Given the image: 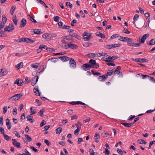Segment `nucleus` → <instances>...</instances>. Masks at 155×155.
Here are the masks:
<instances>
[{"instance_id":"obj_16","label":"nucleus","mask_w":155,"mask_h":155,"mask_svg":"<svg viewBox=\"0 0 155 155\" xmlns=\"http://www.w3.org/2000/svg\"><path fill=\"white\" fill-rule=\"evenodd\" d=\"M26 24V20L25 18H23L21 20L20 25V27L22 28L24 27Z\"/></svg>"},{"instance_id":"obj_32","label":"nucleus","mask_w":155,"mask_h":155,"mask_svg":"<svg viewBox=\"0 0 155 155\" xmlns=\"http://www.w3.org/2000/svg\"><path fill=\"white\" fill-rule=\"evenodd\" d=\"M127 37H125L122 36H120L119 38V40L123 41H127Z\"/></svg>"},{"instance_id":"obj_35","label":"nucleus","mask_w":155,"mask_h":155,"mask_svg":"<svg viewBox=\"0 0 155 155\" xmlns=\"http://www.w3.org/2000/svg\"><path fill=\"white\" fill-rule=\"evenodd\" d=\"M121 124L125 126L126 127H130L132 125L131 123H121Z\"/></svg>"},{"instance_id":"obj_54","label":"nucleus","mask_w":155,"mask_h":155,"mask_svg":"<svg viewBox=\"0 0 155 155\" xmlns=\"http://www.w3.org/2000/svg\"><path fill=\"white\" fill-rule=\"evenodd\" d=\"M13 133L15 134V135L18 137H21L20 135L17 131H15L13 132Z\"/></svg>"},{"instance_id":"obj_24","label":"nucleus","mask_w":155,"mask_h":155,"mask_svg":"<svg viewBox=\"0 0 155 155\" xmlns=\"http://www.w3.org/2000/svg\"><path fill=\"white\" fill-rule=\"evenodd\" d=\"M89 151L91 155H97V153L94 152L92 148L90 149Z\"/></svg>"},{"instance_id":"obj_30","label":"nucleus","mask_w":155,"mask_h":155,"mask_svg":"<svg viewBox=\"0 0 155 155\" xmlns=\"http://www.w3.org/2000/svg\"><path fill=\"white\" fill-rule=\"evenodd\" d=\"M119 57L117 56H112L111 57L110 56V61L113 62V60L117 59Z\"/></svg>"},{"instance_id":"obj_55","label":"nucleus","mask_w":155,"mask_h":155,"mask_svg":"<svg viewBox=\"0 0 155 155\" xmlns=\"http://www.w3.org/2000/svg\"><path fill=\"white\" fill-rule=\"evenodd\" d=\"M100 136L99 134L96 133L94 136L95 139H99L100 138Z\"/></svg>"},{"instance_id":"obj_1","label":"nucleus","mask_w":155,"mask_h":155,"mask_svg":"<svg viewBox=\"0 0 155 155\" xmlns=\"http://www.w3.org/2000/svg\"><path fill=\"white\" fill-rule=\"evenodd\" d=\"M23 93L17 94L9 98L8 100H9L11 101H17L21 97L23 96Z\"/></svg>"},{"instance_id":"obj_10","label":"nucleus","mask_w":155,"mask_h":155,"mask_svg":"<svg viewBox=\"0 0 155 155\" xmlns=\"http://www.w3.org/2000/svg\"><path fill=\"white\" fill-rule=\"evenodd\" d=\"M150 35L148 34L144 35L142 37L141 39H140V43H143L144 42L146 39L149 37Z\"/></svg>"},{"instance_id":"obj_49","label":"nucleus","mask_w":155,"mask_h":155,"mask_svg":"<svg viewBox=\"0 0 155 155\" xmlns=\"http://www.w3.org/2000/svg\"><path fill=\"white\" fill-rule=\"evenodd\" d=\"M119 36V35L118 34H115L113 35L110 37V38L111 39H113L114 38H116L118 37Z\"/></svg>"},{"instance_id":"obj_33","label":"nucleus","mask_w":155,"mask_h":155,"mask_svg":"<svg viewBox=\"0 0 155 155\" xmlns=\"http://www.w3.org/2000/svg\"><path fill=\"white\" fill-rule=\"evenodd\" d=\"M68 43L66 42L62 44H61L62 47L65 49H68Z\"/></svg>"},{"instance_id":"obj_43","label":"nucleus","mask_w":155,"mask_h":155,"mask_svg":"<svg viewBox=\"0 0 155 155\" xmlns=\"http://www.w3.org/2000/svg\"><path fill=\"white\" fill-rule=\"evenodd\" d=\"M105 151L104 153L106 155H110V151L107 148L105 149Z\"/></svg>"},{"instance_id":"obj_19","label":"nucleus","mask_w":155,"mask_h":155,"mask_svg":"<svg viewBox=\"0 0 155 155\" xmlns=\"http://www.w3.org/2000/svg\"><path fill=\"white\" fill-rule=\"evenodd\" d=\"M9 121L10 120L8 118H7L6 119V125L7 126L9 130L11 129L12 127V125L10 124Z\"/></svg>"},{"instance_id":"obj_61","label":"nucleus","mask_w":155,"mask_h":155,"mask_svg":"<svg viewBox=\"0 0 155 155\" xmlns=\"http://www.w3.org/2000/svg\"><path fill=\"white\" fill-rule=\"evenodd\" d=\"M49 35L48 33H45L42 35V37L44 38H48Z\"/></svg>"},{"instance_id":"obj_8","label":"nucleus","mask_w":155,"mask_h":155,"mask_svg":"<svg viewBox=\"0 0 155 155\" xmlns=\"http://www.w3.org/2000/svg\"><path fill=\"white\" fill-rule=\"evenodd\" d=\"M8 73V71L5 68L0 69V77L6 75Z\"/></svg>"},{"instance_id":"obj_64","label":"nucleus","mask_w":155,"mask_h":155,"mask_svg":"<svg viewBox=\"0 0 155 155\" xmlns=\"http://www.w3.org/2000/svg\"><path fill=\"white\" fill-rule=\"evenodd\" d=\"M123 32L124 33L127 34H129L130 33V32L128 31V30L127 29H124V30L123 31Z\"/></svg>"},{"instance_id":"obj_42","label":"nucleus","mask_w":155,"mask_h":155,"mask_svg":"<svg viewBox=\"0 0 155 155\" xmlns=\"http://www.w3.org/2000/svg\"><path fill=\"white\" fill-rule=\"evenodd\" d=\"M31 81L30 79L28 77H26L25 78V83L26 84H28Z\"/></svg>"},{"instance_id":"obj_44","label":"nucleus","mask_w":155,"mask_h":155,"mask_svg":"<svg viewBox=\"0 0 155 155\" xmlns=\"http://www.w3.org/2000/svg\"><path fill=\"white\" fill-rule=\"evenodd\" d=\"M34 32L35 34H38L41 32L39 30V29H35L34 30Z\"/></svg>"},{"instance_id":"obj_5","label":"nucleus","mask_w":155,"mask_h":155,"mask_svg":"<svg viewBox=\"0 0 155 155\" xmlns=\"http://www.w3.org/2000/svg\"><path fill=\"white\" fill-rule=\"evenodd\" d=\"M120 44H112L111 45H107L105 46L106 48L110 49L112 48H114L116 47H120Z\"/></svg>"},{"instance_id":"obj_48","label":"nucleus","mask_w":155,"mask_h":155,"mask_svg":"<svg viewBox=\"0 0 155 155\" xmlns=\"http://www.w3.org/2000/svg\"><path fill=\"white\" fill-rule=\"evenodd\" d=\"M91 43L87 42L83 45V46L85 47H87L91 46Z\"/></svg>"},{"instance_id":"obj_27","label":"nucleus","mask_w":155,"mask_h":155,"mask_svg":"<svg viewBox=\"0 0 155 155\" xmlns=\"http://www.w3.org/2000/svg\"><path fill=\"white\" fill-rule=\"evenodd\" d=\"M23 63L22 62H21L20 63H19L18 64L16 65V68H18V69L21 68H22L23 67Z\"/></svg>"},{"instance_id":"obj_59","label":"nucleus","mask_w":155,"mask_h":155,"mask_svg":"<svg viewBox=\"0 0 155 155\" xmlns=\"http://www.w3.org/2000/svg\"><path fill=\"white\" fill-rule=\"evenodd\" d=\"M7 106H5L3 109V113L4 114H5L7 111Z\"/></svg>"},{"instance_id":"obj_22","label":"nucleus","mask_w":155,"mask_h":155,"mask_svg":"<svg viewBox=\"0 0 155 155\" xmlns=\"http://www.w3.org/2000/svg\"><path fill=\"white\" fill-rule=\"evenodd\" d=\"M114 73L113 69H112L110 70H108L106 74H105L106 76L108 77V76H111Z\"/></svg>"},{"instance_id":"obj_51","label":"nucleus","mask_w":155,"mask_h":155,"mask_svg":"<svg viewBox=\"0 0 155 155\" xmlns=\"http://www.w3.org/2000/svg\"><path fill=\"white\" fill-rule=\"evenodd\" d=\"M108 135H109V134H107V132L105 131H104L101 134V136L103 137H107Z\"/></svg>"},{"instance_id":"obj_58","label":"nucleus","mask_w":155,"mask_h":155,"mask_svg":"<svg viewBox=\"0 0 155 155\" xmlns=\"http://www.w3.org/2000/svg\"><path fill=\"white\" fill-rule=\"evenodd\" d=\"M80 129L78 128H77L76 130L74 131V134L75 135H78L79 132L80 131Z\"/></svg>"},{"instance_id":"obj_47","label":"nucleus","mask_w":155,"mask_h":155,"mask_svg":"<svg viewBox=\"0 0 155 155\" xmlns=\"http://www.w3.org/2000/svg\"><path fill=\"white\" fill-rule=\"evenodd\" d=\"M72 35V37H74L75 38H78V39H79L80 38V37L79 36H78L76 33H74L73 35Z\"/></svg>"},{"instance_id":"obj_21","label":"nucleus","mask_w":155,"mask_h":155,"mask_svg":"<svg viewBox=\"0 0 155 155\" xmlns=\"http://www.w3.org/2000/svg\"><path fill=\"white\" fill-rule=\"evenodd\" d=\"M121 69V67L120 66H118L117 67L115 70L114 71V74H116L117 73H120V71Z\"/></svg>"},{"instance_id":"obj_52","label":"nucleus","mask_w":155,"mask_h":155,"mask_svg":"<svg viewBox=\"0 0 155 155\" xmlns=\"http://www.w3.org/2000/svg\"><path fill=\"white\" fill-rule=\"evenodd\" d=\"M139 18V15L138 14H135L134 18V21H136Z\"/></svg>"},{"instance_id":"obj_37","label":"nucleus","mask_w":155,"mask_h":155,"mask_svg":"<svg viewBox=\"0 0 155 155\" xmlns=\"http://www.w3.org/2000/svg\"><path fill=\"white\" fill-rule=\"evenodd\" d=\"M90 65H94L96 63V61L95 60H94L93 59H91L89 62Z\"/></svg>"},{"instance_id":"obj_46","label":"nucleus","mask_w":155,"mask_h":155,"mask_svg":"<svg viewBox=\"0 0 155 155\" xmlns=\"http://www.w3.org/2000/svg\"><path fill=\"white\" fill-rule=\"evenodd\" d=\"M75 125L77 127V128H78L79 129H80L81 125V124L79 122H78L77 123L75 124Z\"/></svg>"},{"instance_id":"obj_15","label":"nucleus","mask_w":155,"mask_h":155,"mask_svg":"<svg viewBox=\"0 0 155 155\" xmlns=\"http://www.w3.org/2000/svg\"><path fill=\"white\" fill-rule=\"evenodd\" d=\"M59 59H60L63 62H64L68 61L69 60V57L66 56H62L59 57Z\"/></svg>"},{"instance_id":"obj_53","label":"nucleus","mask_w":155,"mask_h":155,"mask_svg":"<svg viewBox=\"0 0 155 155\" xmlns=\"http://www.w3.org/2000/svg\"><path fill=\"white\" fill-rule=\"evenodd\" d=\"M141 58H132V60L134 61L135 62H141Z\"/></svg>"},{"instance_id":"obj_56","label":"nucleus","mask_w":155,"mask_h":155,"mask_svg":"<svg viewBox=\"0 0 155 155\" xmlns=\"http://www.w3.org/2000/svg\"><path fill=\"white\" fill-rule=\"evenodd\" d=\"M133 45H132V46L134 47H139L140 45V43H133Z\"/></svg>"},{"instance_id":"obj_6","label":"nucleus","mask_w":155,"mask_h":155,"mask_svg":"<svg viewBox=\"0 0 155 155\" xmlns=\"http://www.w3.org/2000/svg\"><path fill=\"white\" fill-rule=\"evenodd\" d=\"M69 64L70 65V67L71 68H75L76 67V62L72 58L70 59Z\"/></svg>"},{"instance_id":"obj_20","label":"nucleus","mask_w":155,"mask_h":155,"mask_svg":"<svg viewBox=\"0 0 155 155\" xmlns=\"http://www.w3.org/2000/svg\"><path fill=\"white\" fill-rule=\"evenodd\" d=\"M110 56L107 55L106 57H103L102 58L101 60L106 62H110Z\"/></svg>"},{"instance_id":"obj_40","label":"nucleus","mask_w":155,"mask_h":155,"mask_svg":"<svg viewBox=\"0 0 155 155\" xmlns=\"http://www.w3.org/2000/svg\"><path fill=\"white\" fill-rule=\"evenodd\" d=\"M25 136L29 142H31L32 141V138L29 135L27 134H25Z\"/></svg>"},{"instance_id":"obj_39","label":"nucleus","mask_w":155,"mask_h":155,"mask_svg":"<svg viewBox=\"0 0 155 155\" xmlns=\"http://www.w3.org/2000/svg\"><path fill=\"white\" fill-rule=\"evenodd\" d=\"M14 40L16 42L21 43L23 42V38H20L18 39H14Z\"/></svg>"},{"instance_id":"obj_60","label":"nucleus","mask_w":155,"mask_h":155,"mask_svg":"<svg viewBox=\"0 0 155 155\" xmlns=\"http://www.w3.org/2000/svg\"><path fill=\"white\" fill-rule=\"evenodd\" d=\"M17 109L16 107H15L13 109V113L14 115H16L17 114Z\"/></svg>"},{"instance_id":"obj_4","label":"nucleus","mask_w":155,"mask_h":155,"mask_svg":"<svg viewBox=\"0 0 155 155\" xmlns=\"http://www.w3.org/2000/svg\"><path fill=\"white\" fill-rule=\"evenodd\" d=\"M91 68V65L87 63L83 64L81 67V69L84 71H86L90 69Z\"/></svg>"},{"instance_id":"obj_3","label":"nucleus","mask_w":155,"mask_h":155,"mask_svg":"<svg viewBox=\"0 0 155 155\" xmlns=\"http://www.w3.org/2000/svg\"><path fill=\"white\" fill-rule=\"evenodd\" d=\"M15 27L12 24H10L8 26H6L4 28V31L11 32L14 30Z\"/></svg>"},{"instance_id":"obj_50","label":"nucleus","mask_w":155,"mask_h":155,"mask_svg":"<svg viewBox=\"0 0 155 155\" xmlns=\"http://www.w3.org/2000/svg\"><path fill=\"white\" fill-rule=\"evenodd\" d=\"M7 21V18L5 15L2 16V22L5 23Z\"/></svg>"},{"instance_id":"obj_36","label":"nucleus","mask_w":155,"mask_h":155,"mask_svg":"<svg viewBox=\"0 0 155 155\" xmlns=\"http://www.w3.org/2000/svg\"><path fill=\"white\" fill-rule=\"evenodd\" d=\"M16 6H12L11 7V11H10V13L12 15H13L14 13V11L16 9Z\"/></svg>"},{"instance_id":"obj_13","label":"nucleus","mask_w":155,"mask_h":155,"mask_svg":"<svg viewBox=\"0 0 155 155\" xmlns=\"http://www.w3.org/2000/svg\"><path fill=\"white\" fill-rule=\"evenodd\" d=\"M23 42H26L30 44L34 42L33 40L27 38H23Z\"/></svg>"},{"instance_id":"obj_7","label":"nucleus","mask_w":155,"mask_h":155,"mask_svg":"<svg viewBox=\"0 0 155 155\" xmlns=\"http://www.w3.org/2000/svg\"><path fill=\"white\" fill-rule=\"evenodd\" d=\"M63 22L61 21L59 22V27L61 28L64 29H69L70 26H67L64 25L63 26Z\"/></svg>"},{"instance_id":"obj_45","label":"nucleus","mask_w":155,"mask_h":155,"mask_svg":"<svg viewBox=\"0 0 155 155\" xmlns=\"http://www.w3.org/2000/svg\"><path fill=\"white\" fill-rule=\"evenodd\" d=\"M46 49L48 51L50 52H52L55 51V50L54 49L50 48H46Z\"/></svg>"},{"instance_id":"obj_11","label":"nucleus","mask_w":155,"mask_h":155,"mask_svg":"<svg viewBox=\"0 0 155 155\" xmlns=\"http://www.w3.org/2000/svg\"><path fill=\"white\" fill-rule=\"evenodd\" d=\"M38 76L37 75L34 76L32 78V81L31 82V84L32 86H34L36 84L38 81Z\"/></svg>"},{"instance_id":"obj_62","label":"nucleus","mask_w":155,"mask_h":155,"mask_svg":"<svg viewBox=\"0 0 155 155\" xmlns=\"http://www.w3.org/2000/svg\"><path fill=\"white\" fill-rule=\"evenodd\" d=\"M46 124V123L45 121L44 120H43L42 121L41 124H40V127H42L45 124Z\"/></svg>"},{"instance_id":"obj_63","label":"nucleus","mask_w":155,"mask_h":155,"mask_svg":"<svg viewBox=\"0 0 155 155\" xmlns=\"http://www.w3.org/2000/svg\"><path fill=\"white\" fill-rule=\"evenodd\" d=\"M30 148L32 149L35 152H38V150L36 149L33 146H31Z\"/></svg>"},{"instance_id":"obj_31","label":"nucleus","mask_w":155,"mask_h":155,"mask_svg":"<svg viewBox=\"0 0 155 155\" xmlns=\"http://www.w3.org/2000/svg\"><path fill=\"white\" fill-rule=\"evenodd\" d=\"M39 66V63H36L35 64H31V66L32 68L37 69Z\"/></svg>"},{"instance_id":"obj_18","label":"nucleus","mask_w":155,"mask_h":155,"mask_svg":"<svg viewBox=\"0 0 155 155\" xmlns=\"http://www.w3.org/2000/svg\"><path fill=\"white\" fill-rule=\"evenodd\" d=\"M34 91L35 94L37 96H39L40 95L38 87H35L33 89Z\"/></svg>"},{"instance_id":"obj_57","label":"nucleus","mask_w":155,"mask_h":155,"mask_svg":"<svg viewBox=\"0 0 155 155\" xmlns=\"http://www.w3.org/2000/svg\"><path fill=\"white\" fill-rule=\"evenodd\" d=\"M27 120L28 121H30L33 118V116L31 115H28L27 117Z\"/></svg>"},{"instance_id":"obj_34","label":"nucleus","mask_w":155,"mask_h":155,"mask_svg":"<svg viewBox=\"0 0 155 155\" xmlns=\"http://www.w3.org/2000/svg\"><path fill=\"white\" fill-rule=\"evenodd\" d=\"M5 139L7 140L8 141L10 140L11 138V137L8 136L7 135L5 134H3Z\"/></svg>"},{"instance_id":"obj_2","label":"nucleus","mask_w":155,"mask_h":155,"mask_svg":"<svg viewBox=\"0 0 155 155\" xmlns=\"http://www.w3.org/2000/svg\"><path fill=\"white\" fill-rule=\"evenodd\" d=\"M84 39L85 41H88L91 38L92 35L91 33H89L86 32H84L83 35Z\"/></svg>"},{"instance_id":"obj_9","label":"nucleus","mask_w":155,"mask_h":155,"mask_svg":"<svg viewBox=\"0 0 155 155\" xmlns=\"http://www.w3.org/2000/svg\"><path fill=\"white\" fill-rule=\"evenodd\" d=\"M12 140L13 141L12 143L14 146L17 148H20L21 147L20 143L17 142L16 139H12Z\"/></svg>"},{"instance_id":"obj_17","label":"nucleus","mask_w":155,"mask_h":155,"mask_svg":"<svg viewBox=\"0 0 155 155\" xmlns=\"http://www.w3.org/2000/svg\"><path fill=\"white\" fill-rule=\"evenodd\" d=\"M107 78V77L104 74L99 76L98 79L100 81H105V80Z\"/></svg>"},{"instance_id":"obj_41","label":"nucleus","mask_w":155,"mask_h":155,"mask_svg":"<svg viewBox=\"0 0 155 155\" xmlns=\"http://www.w3.org/2000/svg\"><path fill=\"white\" fill-rule=\"evenodd\" d=\"M66 5L67 6H69L70 8H72L73 7L72 5L70 2H68L66 3Z\"/></svg>"},{"instance_id":"obj_12","label":"nucleus","mask_w":155,"mask_h":155,"mask_svg":"<svg viewBox=\"0 0 155 155\" xmlns=\"http://www.w3.org/2000/svg\"><path fill=\"white\" fill-rule=\"evenodd\" d=\"M68 48H71L72 49H76L78 47L76 45L72 44L71 42L68 43Z\"/></svg>"},{"instance_id":"obj_29","label":"nucleus","mask_w":155,"mask_h":155,"mask_svg":"<svg viewBox=\"0 0 155 155\" xmlns=\"http://www.w3.org/2000/svg\"><path fill=\"white\" fill-rule=\"evenodd\" d=\"M58 59L57 58H52L49 59L48 60V61H51L53 62H55L58 61Z\"/></svg>"},{"instance_id":"obj_25","label":"nucleus","mask_w":155,"mask_h":155,"mask_svg":"<svg viewBox=\"0 0 155 155\" xmlns=\"http://www.w3.org/2000/svg\"><path fill=\"white\" fill-rule=\"evenodd\" d=\"M27 17L28 18L31 20L32 22H33L34 23H37V21L35 20L34 18H32L31 16H30L29 15H27Z\"/></svg>"},{"instance_id":"obj_14","label":"nucleus","mask_w":155,"mask_h":155,"mask_svg":"<svg viewBox=\"0 0 155 155\" xmlns=\"http://www.w3.org/2000/svg\"><path fill=\"white\" fill-rule=\"evenodd\" d=\"M23 81L22 79L16 80L14 82V84H17L18 86H21L23 84Z\"/></svg>"},{"instance_id":"obj_28","label":"nucleus","mask_w":155,"mask_h":155,"mask_svg":"<svg viewBox=\"0 0 155 155\" xmlns=\"http://www.w3.org/2000/svg\"><path fill=\"white\" fill-rule=\"evenodd\" d=\"M64 38L66 40H71L73 38L72 35L71 34H69L67 36H64Z\"/></svg>"},{"instance_id":"obj_38","label":"nucleus","mask_w":155,"mask_h":155,"mask_svg":"<svg viewBox=\"0 0 155 155\" xmlns=\"http://www.w3.org/2000/svg\"><path fill=\"white\" fill-rule=\"evenodd\" d=\"M13 21L15 25H17L18 20L16 18V16H15L14 17H13Z\"/></svg>"},{"instance_id":"obj_26","label":"nucleus","mask_w":155,"mask_h":155,"mask_svg":"<svg viewBox=\"0 0 155 155\" xmlns=\"http://www.w3.org/2000/svg\"><path fill=\"white\" fill-rule=\"evenodd\" d=\"M149 45H151L155 44V38L151 40L147 44Z\"/></svg>"},{"instance_id":"obj_23","label":"nucleus","mask_w":155,"mask_h":155,"mask_svg":"<svg viewBox=\"0 0 155 155\" xmlns=\"http://www.w3.org/2000/svg\"><path fill=\"white\" fill-rule=\"evenodd\" d=\"M137 142L141 144H146L147 142L144 140L143 139H139L137 140Z\"/></svg>"}]
</instances>
